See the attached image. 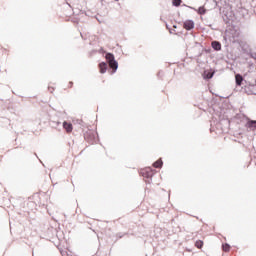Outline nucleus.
<instances>
[{"label": "nucleus", "instance_id": "obj_1", "mask_svg": "<svg viewBox=\"0 0 256 256\" xmlns=\"http://www.w3.org/2000/svg\"><path fill=\"white\" fill-rule=\"evenodd\" d=\"M105 59L108 62L110 69H112V73H115V71H117V69L119 68V63H117V61L115 60V55L111 53H106Z\"/></svg>", "mask_w": 256, "mask_h": 256}, {"label": "nucleus", "instance_id": "obj_2", "mask_svg": "<svg viewBox=\"0 0 256 256\" xmlns=\"http://www.w3.org/2000/svg\"><path fill=\"white\" fill-rule=\"evenodd\" d=\"M140 174L142 175V177H145L146 179H151V177H153L154 175L153 169L151 168L142 169Z\"/></svg>", "mask_w": 256, "mask_h": 256}, {"label": "nucleus", "instance_id": "obj_3", "mask_svg": "<svg viewBox=\"0 0 256 256\" xmlns=\"http://www.w3.org/2000/svg\"><path fill=\"white\" fill-rule=\"evenodd\" d=\"M183 28L186 29V31H191V29H195V22H193V20H186L183 23Z\"/></svg>", "mask_w": 256, "mask_h": 256}, {"label": "nucleus", "instance_id": "obj_4", "mask_svg": "<svg viewBox=\"0 0 256 256\" xmlns=\"http://www.w3.org/2000/svg\"><path fill=\"white\" fill-rule=\"evenodd\" d=\"M63 129H65L66 133H73V124H71V122L64 121Z\"/></svg>", "mask_w": 256, "mask_h": 256}, {"label": "nucleus", "instance_id": "obj_5", "mask_svg": "<svg viewBox=\"0 0 256 256\" xmlns=\"http://www.w3.org/2000/svg\"><path fill=\"white\" fill-rule=\"evenodd\" d=\"M100 73H107V63L102 62L99 64Z\"/></svg>", "mask_w": 256, "mask_h": 256}, {"label": "nucleus", "instance_id": "obj_6", "mask_svg": "<svg viewBox=\"0 0 256 256\" xmlns=\"http://www.w3.org/2000/svg\"><path fill=\"white\" fill-rule=\"evenodd\" d=\"M212 48L215 51H221V43L217 42V41H213L212 42Z\"/></svg>", "mask_w": 256, "mask_h": 256}, {"label": "nucleus", "instance_id": "obj_7", "mask_svg": "<svg viewBox=\"0 0 256 256\" xmlns=\"http://www.w3.org/2000/svg\"><path fill=\"white\" fill-rule=\"evenodd\" d=\"M153 167H155V169H161L163 167V160L159 159L154 162Z\"/></svg>", "mask_w": 256, "mask_h": 256}, {"label": "nucleus", "instance_id": "obj_8", "mask_svg": "<svg viewBox=\"0 0 256 256\" xmlns=\"http://www.w3.org/2000/svg\"><path fill=\"white\" fill-rule=\"evenodd\" d=\"M235 79L236 85L241 86V84L243 83V76H241L240 74H236Z\"/></svg>", "mask_w": 256, "mask_h": 256}, {"label": "nucleus", "instance_id": "obj_9", "mask_svg": "<svg viewBox=\"0 0 256 256\" xmlns=\"http://www.w3.org/2000/svg\"><path fill=\"white\" fill-rule=\"evenodd\" d=\"M222 250L225 252V253H229V251H231V245L229 244H223L222 245Z\"/></svg>", "mask_w": 256, "mask_h": 256}, {"label": "nucleus", "instance_id": "obj_10", "mask_svg": "<svg viewBox=\"0 0 256 256\" xmlns=\"http://www.w3.org/2000/svg\"><path fill=\"white\" fill-rule=\"evenodd\" d=\"M203 245H204V242H203L202 240H197V241L195 242V247H196L197 249H203Z\"/></svg>", "mask_w": 256, "mask_h": 256}, {"label": "nucleus", "instance_id": "obj_11", "mask_svg": "<svg viewBox=\"0 0 256 256\" xmlns=\"http://www.w3.org/2000/svg\"><path fill=\"white\" fill-rule=\"evenodd\" d=\"M248 127L256 129V121L255 120H251L248 122Z\"/></svg>", "mask_w": 256, "mask_h": 256}, {"label": "nucleus", "instance_id": "obj_12", "mask_svg": "<svg viewBox=\"0 0 256 256\" xmlns=\"http://www.w3.org/2000/svg\"><path fill=\"white\" fill-rule=\"evenodd\" d=\"M172 3L174 7H179V5H181V0H172Z\"/></svg>", "mask_w": 256, "mask_h": 256}, {"label": "nucleus", "instance_id": "obj_13", "mask_svg": "<svg viewBox=\"0 0 256 256\" xmlns=\"http://www.w3.org/2000/svg\"><path fill=\"white\" fill-rule=\"evenodd\" d=\"M198 13H199V15H205V13H206L205 8L200 7V8L198 9Z\"/></svg>", "mask_w": 256, "mask_h": 256}, {"label": "nucleus", "instance_id": "obj_14", "mask_svg": "<svg viewBox=\"0 0 256 256\" xmlns=\"http://www.w3.org/2000/svg\"><path fill=\"white\" fill-rule=\"evenodd\" d=\"M213 75H215L214 72H207L206 73V79H212Z\"/></svg>", "mask_w": 256, "mask_h": 256}]
</instances>
